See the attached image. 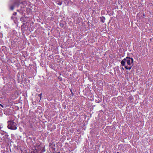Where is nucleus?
<instances>
[{
  "label": "nucleus",
  "mask_w": 153,
  "mask_h": 153,
  "mask_svg": "<svg viewBox=\"0 0 153 153\" xmlns=\"http://www.w3.org/2000/svg\"><path fill=\"white\" fill-rule=\"evenodd\" d=\"M8 128L12 130H16L17 128V124L13 120L9 121L7 122Z\"/></svg>",
  "instance_id": "obj_1"
},
{
  "label": "nucleus",
  "mask_w": 153,
  "mask_h": 153,
  "mask_svg": "<svg viewBox=\"0 0 153 153\" xmlns=\"http://www.w3.org/2000/svg\"><path fill=\"white\" fill-rule=\"evenodd\" d=\"M124 60H126V62L128 65H132V66L133 65V58L127 57L126 58L124 59Z\"/></svg>",
  "instance_id": "obj_2"
},
{
  "label": "nucleus",
  "mask_w": 153,
  "mask_h": 153,
  "mask_svg": "<svg viewBox=\"0 0 153 153\" xmlns=\"http://www.w3.org/2000/svg\"><path fill=\"white\" fill-rule=\"evenodd\" d=\"M15 1L13 3V4H11L9 6V9L10 10H14L15 6L16 5H17L18 6H19V4H18V1L19 0H15Z\"/></svg>",
  "instance_id": "obj_3"
},
{
  "label": "nucleus",
  "mask_w": 153,
  "mask_h": 153,
  "mask_svg": "<svg viewBox=\"0 0 153 153\" xmlns=\"http://www.w3.org/2000/svg\"><path fill=\"white\" fill-rule=\"evenodd\" d=\"M105 18L103 16H102L100 17V21L102 22H105Z\"/></svg>",
  "instance_id": "obj_4"
},
{
  "label": "nucleus",
  "mask_w": 153,
  "mask_h": 153,
  "mask_svg": "<svg viewBox=\"0 0 153 153\" xmlns=\"http://www.w3.org/2000/svg\"><path fill=\"white\" fill-rule=\"evenodd\" d=\"M126 60H124V59L121 62V65L123 66H124L125 64Z\"/></svg>",
  "instance_id": "obj_5"
},
{
  "label": "nucleus",
  "mask_w": 153,
  "mask_h": 153,
  "mask_svg": "<svg viewBox=\"0 0 153 153\" xmlns=\"http://www.w3.org/2000/svg\"><path fill=\"white\" fill-rule=\"evenodd\" d=\"M42 95V93L40 94H39V95H38V96L39 97H40V100L41 99V98H42V97H41Z\"/></svg>",
  "instance_id": "obj_6"
},
{
  "label": "nucleus",
  "mask_w": 153,
  "mask_h": 153,
  "mask_svg": "<svg viewBox=\"0 0 153 153\" xmlns=\"http://www.w3.org/2000/svg\"><path fill=\"white\" fill-rule=\"evenodd\" d=\"M131 65V66H130V67H129V68H128V69H129V70H130V69H131V67H132V65Z\"/></svg>",
  "instance_id": "obj_7"
},
{
  "label": "nucleus",
  "mask_w": 153,
  "mask_h": 153,
  "mask_svg": "<svg viewBox=\"0 0 153 153\" xmlns=\"http://www.w3.org/2000/svg\"><path fill=\"white\" fill-rule=\"evenodd\" d=\"M16 14H17L16 12H14V13H13V15H14V16H15V15H16Z\"/></svg>",
  "instance_id": "obj_8"
},
{
  "label": "nucleus",
  "mask_w": 153,
  "mask_h": 153,
  "mask_svg": "<svg viewBox=\"0 0 153 153\" xmlns=\"http://www.w3.org/2000/svg\"><path fill=\"white\" fill-rule=\"evenodd\" d=\"M125 68L126 69H128V68L127 67V66H125Z\"/></svg>",
  "instance_id": "obj_9"
},
{
  "label": "nucleus",
  "mask_w": 153,
  "mask_h": 153,
  "mask_svg": "<svg viewBox=\"0 0 153 153\" xmlns=\"http://www.w3.org/2000/svg\"><path fill=\"white\" fill-rule=\"evenodd\" d=\"M61 3H59V5H61Z\"/></svg>",
  "instance_id": "obj_10"
},
{
  "label": "nucleus",
  "mask_w": 153,
  "mask_h": 153,
  "mask_svg": "<svg viewBox=\"0 0 153 153\" xmlns=\"http://www.w3.org/2000/svg\"><path fill=\"white\" fill-rule=\"evenodd\" d=\"M122 68L123 70H124V68Z\"/></svg>",
  "instance_id": "obj_11"
},
{
  "label": "nucleus",
  "mask_w": 153,
  "mask_h": 153,
  "mask_svg": "<svg viewBox=\"0 0 153 153\" xmlns=\"http://www.w3.org/2000/svg\"><path fill=\"white\" fill-rule=\"evenodd\" d=\"M1 105V106L2 107H3V106L2 105Z\"/></svg>",
  "instance_id": "obj_12"
},
{
  "label": "nucleus",
  "mask_w": 153,
  "mask_h": 153,
  "mask_svg": "<svg viewBox=\"0 0 153 153\" xmlns=\"http://www.w3.org/2000/svg\"><path fill=\"white\" fill-rule=\"evenodd\" d=\"M117 153H119V152H117Z\"/></svg>",
  "instance_id": "obj_13"
}]
</instances>
